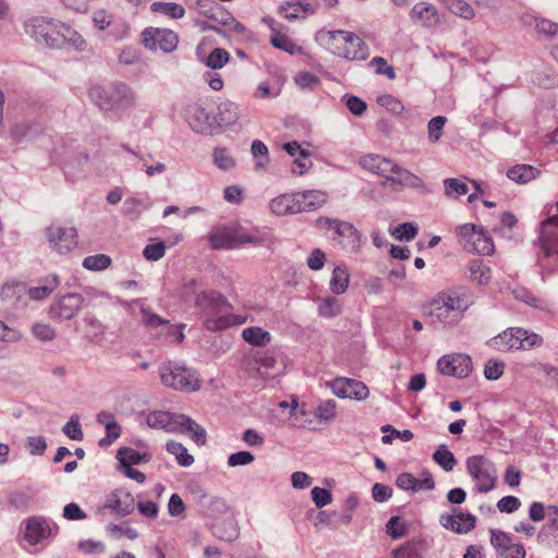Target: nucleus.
<instances>
[{
	"label": "nucleus",
	"mask_w": 558,
	"mask_h": 558,
	"mask_svg": "<svg viewBox=\"0 0 558 558\" xmlns=\"http://www.w3.org/2000/svg\"><path fill=\"white\" fill-rule=\"evenodd\" d=\"M350 274L348 267L345 265L336 266L329 283L331 292L335 294H343L348 290Z\"/></svg>",
	"instance_id": "34"
},
{
	"label": "nucleus",
	"mask_w": 558,
	"mask_h": 558,
	"mask_svg": "<svg viewBox=\"0 0 558 558\" xmlns=\"http://www.w3.org/2000/svg\"><path fill=\"white\" fill-rule=\"evenodd\" d=\"M446 122L447 118L444 116H437L429 120L427 124V132L430 143L435 144L440 140Z\"/></svg>",
	"instance_id": "49"
},
{
	"label": "nucleus",
	"mask_w": 558,
	"mask_h": 558,
	"mask_svg": "<svg viewBox=\"0 0 558 558\" xmlns=\"http://www.w3.org/2000/svg\"><path fill=\"white\" fill-rule=\"evenodd\" d=\"M25 291V286L20 282H7L2 286L0 294L3 300L11 301L19 298Z\"/></svg>",
	"instance_id": "58"
},
{
	"label": "nucleus",
	"mask_w": 558,
	"mask_h": 558,
	"mask_svg": "<svg viewBox=\"0 0 558 558\" xmlns=\"http://www.w3.org/2000/svg\"><path fill=\"white\" fill-rule=\"evenodd\" d=\"M113 109H126L135 104V94L126 84H117L111 89Z\"/></svg>",
	"instance_id": "30"
},
{
	"label": "nucleus",
	"mask_w": 558,
	"mask_h": 558,
	"mask_svg": "<svg viewBox=\"0 0 558 558\" xmlns=\"http://www.w3.org/2000/svg\"><path fill=\"white\" fill-rule=\"evenodd\" d=\"M117 457L123 468L148 462L150 459L148 453H141L140 451L129 447L119 449Z\"/></svg>",
	"instance_id": "36"
},
{
	"label": "nucleus",
	"mask_w": 558,
	"mask_h": 558,
	"mask_svg": "<svg viewBox=\"0 0 558 558\" xmlns=\"http://www.w3.org/2000/svg\"><path fill=\"white\" fill-rule=\"evenodd\" d=\"M252 154L257 159L256 168H265L268 162V148L259 140H255L252 144Z\"/></svg>",
	"instance_id": "56"
},
{
	"label": "nucleus",
	"mask_w": 558,
	"mask_h": 558,
	"mask_svg": "<svg viewBox=\"0 0 558 558\" xmlns=\"http://www.w3.org/2000/svg\"><path fill=\"white\" fill-rule=\"evenodd\" d=\"M239 119L238 106L230 101L225 100L218 105L217 114L214 117V131L216 129H225L232 126Z\"/></svg>",
	"instance_id": "25"
},
{
	"label": "nucleus",
	"mask_w": 558,
	"mask_h": 558,
	"mask_svg": "<svg viewBox=\"0 0 558 558\" xmlns=\"http://www.w3.org/2000/svg\"><path fill=\"white\" fill-rule=\"evenodd\" d=\"M331 389L339 398L364 400L369 395V390L364 383L350 378H336L331 383Z\"/></svg>",
	"instance_id": "20"
},
{
	"label": "nucleus",
	"mask_w": 558,
	"mask_h": 558,
	"mask_svg": "<svg viewBox=\"0 0 558 558\" xmlns=\"http://www.w3.org/2000/svg\"><path fill=\"white\" fill-rule=\"evenodd\" d=\"M84 298L78 293H66L56 299L49 307L52 319L69 320L82 308Z\"/></svg>",
	"instance_id": "14"
},
{
	"label": "nucleus",
	"mask_w": 558,
	"mask_h": 558,
	"mask_svg": "<svg viewBox=\"0 0 558 558\" xmlns=\"http://www.w3.org/2000/svg\"><path fill=\"white\" fill-rule=\"evenodd\" d=\"M539 170L530 165H515L507 171V177L520 184H526L539 175Z\"/></svg>",
	"instance_id": "33"
},
{
	"label": "nucleus",
	"mask_w": 558,
	"mask_h": 558,
	"mask_svg": "<svg viewBox=\"0 0 558 558\" xmlns=\"http://www.w3.org/2000/svg\"><path fill=\"white\" fill-rule=\"evenodd\" d=\"M59 286V279L57 276H48L37 287L28 289L29 298L33 300H44L52 293L53 290Z\"/></svg>",
	"instance_id": "35"
},
{
	"label": "nucleus",
	"mask_w": 558,
	"mask_h": 558,
	"mask_svg": "<svg viewBox=\"0 0 558 558\" xmlns=\"http://www.w3.org/2000/svg\"><path fill=\"white\" fill-rule=\"evenodd\" d=\"M221 19L211 15L217 25L211 28L219 34L233 37L235 39H245L248 37V29L239 21H236L231 14L220 12Z\"/></svg>",
	"instance_id": "23"
},
{
	"label": "nucleus",
	"mask_w": 558,
	"mask_h": 558,
	"mask_svg": "<svg viewBox=\"0 0 558 558\" xmlns=\"http://www.w3.org/2000/svg\"><path fill=\"white\" fill-rule=\"evenodd\" d=\"M318 11V3L313 0H290L284 1L278 8V14L288 21L305 19Z\"/></svg>",
	"instance_id": "21"
},
{
	"label": "nucleus",
	"mask_w": 558,
	"mask_h": 558,
	"mask_svg": "<svg viewBox=\"0 0 558 558\" xmlns=\"http://www.w3.org/2000/svg\"><path fill=\"white\" fill-rule=\"evenodd\" d=\"M150 10L154 13L163 14L174 20L181 19L185 14V9L174 2H154Z\"/></svg>",
	"instance_id": "39"
},
{
	"label": "nucleus",
	"mask_w": 558,
	"mask_h": 558,
	"mask_svg": "<svg viewBox=\"0 0 558 558\" xmlns=\"http://www.w3.org/2000/svg\"><path fill=\"white\" fill-rule=\"evenodd\" d=\"M35 498V492L26 487L9 495V504L15 509H26Z\"/></svg>",
	"instance_id": "40"
},
{
	"label": "nucleus",
	"mask_w": 558,
	"mask_h": 558,
	"mask_svg": "<svg viewBox=\"0 0 558 558\" xmlns=\"http://www.w3.org/2000/svg\"><path fill=\"white\" fill-rule=\"evenodd\" d=\"M420 545L418 541H408L391 551V558H422Z\"/></svg>",
	"instance_id": "41"
},
{
	"label": "nucleus",
	"mask_w": 558,
	"mask_h": 558,
	"mask_svg": "<svg viewBox=\"0 0 558 558\" xmlns=\"http://www.w3.org/2000/svg\"><path fill=\"white\" fill-rule=\"evenodd\" d=\"M547 218L541 223L542 251L546 257L558 255V202L546 206Z\"/></svg>",
	"instance_id": "13"
},
{
	"label": "nucleus",
	"mask_w": 558,
	"mask_h": 558,
	"mask_svg": "<svg viewBox=\"0 0 558 558\" xmlns=\"http://www.w3.org/2000/svg\"><path fill=\"white\" fill-rule=\"evenodd\" d=\"M318 313L325 318H331L341 313V303L335 296H327L318 304Z\"/></svg>",
	"instance_id": "47"
},
{
	"label": "nucleus",
	"mask_w": 558,
	"mask_h": 558,
	"mask_svg": "<svg viewBox=\"0 0 558 558\" xmlns=\"http://www.w3.org/2000/svg\"><path fill=\"white\" fill-rule=\"evenodd\" d=\"M385 157L380 155H365L360 159V165L374 173L377 172V170L380 168L381 163L384 162Z\"/></svg>",
	"instance_id": "62"
},
{
	"label": "nucleus",
	"mask_w": 558,
	"mask_h": 558,
	"mask_svg": "<svg viewBox=\"0 0 558 558\" xmlns=\"http://www.w3.org/2000/svg\"><path fill=\"white\" fill-rule=\"evenodd\" d=\"M433 459L447 472L452 471L457 464L453 453L444 445L434 452Z\"/></svg>",
	"instance_id": "48"
},
{
	"label": "nucleus",
	"mask_w": 558,
	"mask_h": 558,
	"mask_svg": "<svg viewBox=\"0 0 558 558\" xmlns=\"http://www.w3.org/2000/svg\"><path fill=\"white\" fill-rule=\"evenodd\" d=\"M207 240L213 250H235L245 244L262 243V239L257 234L235 223L213 227Z\"/></svg>",
	"instance_id": "5"
},
{
	"label": "nucleus",
	"mask_w": 558,
	"mask_h": 558,
	"mask_svg": "<svg viewBox=\"0 0 558 558\" xmlns=\"http://www.w3.org/2000/svg\"><path fill=\"white\" fill-rule=\"evenodd\" d=\"M438 369L444 375L464 378L471 373L472 361L465 354H448L438 361Z\"/></svg>",
	"instance_id": "17"
},
{
	"label": "nucleus",
	"mask_w": 558,
	"mask_h": 558,
	"mask_svg": "<svg viewBox=\"0 0 558 558\" xmlns=\"http://www.w3.org/2000/svg\"><path fill=\"white\" fill-rule=\"evenodd\" d=\"M25 29L36 41H43L49 47H61L75 35L69 25L44 16L29 19L25 23Z\"/></svg>",
	"instance_id": "4"
},
{
	"label": "nucleus",
	"mask_w": 558,
	"mask_h": 558,
	"mask_svg": "<svg viewBox=\"0 0 558 558\" xmlns=\"http://www.w3.org/2000/svg\"><path fill=\"white\" fill-rule=\"evenodd\" d=\"M377 104L392 113L399 114L403 110L402 102L391 95L385 94L377 98Z\"/></svg>",
	"instance_id": "57"
},
{
	"label": "nucleus",
	"mask_w": 558,
	"mask_h": 558,
	"mask_svg": "<svg viewBox=\"0 0 558 558\" xmlns=\"http://www.w3.org/2000/svg\"><path fill=\"white\" fill-rule=\"evenodd\" d=\"M270 209L278 216L300 213V204L296 203V194H282L270 202Z\"/></svg>",
	"instance_id": "29"
},
{
	"label": "nucleus",
	"mask_w": 558,
	"mask_h": 558,
	"mask_svg": "<svg viewBox=\"0 0 558 558\" xmlns=\"http://www.w3.org/2000/svg\"><path fill=\"white\" fill-rule=\"evenodd\" d=\"M89 96L99 108L104 110L113 109L111 90H107L101 86H94L89 90Z\"/></svg>",
	"instance_id": "43"
},
{
	"label": "nucleus",
	"mask_w": 558,
	"mask_h": 558,
	"mask_svg": "<svg viewBox=\"0 0 558 558\" xmlns=\"http://www.w3.org/2000/svg\"><path fill=\"white\" fill-rule=\"evenodd\" d=\"M111 264V258L106 254L90 255L84 258L83 266L88 270H104Z\"/></svg>",
	"instance_id": "50"
},
{
	"label": "nucleus",
	"mask_w": 558,
	"mask_h": 558,
	"mask_svg": "<svg viewBox=\"0 0 558 558\" xmlns=\"http://www.w3.org/2000/svg\"><path fill=\"white\" fill-rule=\"evenodd\" d=\"M543 338L520 327L507 328L488 341V344L498 351L531 350L543 344Z\"/></svg>",
	"instance_id": "7"
},
{
	"label": "nucleus",
	"mask_w": 558,
	"mask_h": 558,
	"mask_svg": "<svg viewBox=\"0 0 558 558\" xmlns=\"http://www.w3.org/2000/svg\"><path fill=\"white\" fill-rule=\"evenodd\" d=\"M141 314H142V322L147 327H151V328L159 327V326L163 327V329L166 330V333H165L166 340L169 343L179 344L184 340V333H183L184 325L183 324L169 325V323L167 320H163L160 316L153 313L150 311V308H148V307H142Z\"/></svg>",
	"instance_id": "18"
},
{
	"label": "nucleus",
	"mask_w": 558,
	"mask_h": 558,
	"mask_svg": "<svg viewBox=\"0 0 558 558\" xmlns=\"http://www.w3.org/2000/svg\"><path fill=\"white\" fill-rule=\"evenodd\" d=\"M411 17L427 27L434 26L439 22L437 10L434 5L426 2L416 3L411 11Z\"/></svg>",
	"instance_id": "28"
},
{
	"label": "nucleus",
	"mask_w": 558,
	"mask_h": 558,
	"mask_svg": "<svg viewBox=\"0 0 558 558\" xmlns=\"http://www.w3.org/2000/svg\"><path fill=\"white\" fill-rule=\"evenodd\" d=\"M469 279L477 284H487L492 278L490 267L481 258L471 259L468 264Z\"/></svg>",
	"instance_id": "31"
},
{
	"label": "nucleus",
	"mask_w": 558,
	"mask_h": 558,
	"mask_svg": "<svg viewBox=\"0 0 558 558\" xmlns=\"http://www.w3.org/2000/svg\"><path fill=\"white\" fill-rule=\"evenodd\" d=\"M466 178L458 179L451 178L444 181L445 193L449 197H458L465 195L469 192V186L465 182Z\"/></svg>",
	"instance_id": "46"
},
{
	"label": "nucleus",
	"mask_w": 558,
	"mask_h": 558,
	"mask_svg": "<svg viewBox=\"0 0 558 558\" xmlns=\"http://www.w3.org/2000/svg\"><path fill=\"white\" fill-rule=\"evenodd\" d=\"M448 9L463 19H472L474 16L473 8L464 0H449Z\"/></svg>",
	"instance_id": "54"
},
{
	"label": "nucleus",
	"mask_w": 558,
	"mask_h": 558,
	"mask_svg": "<svg viewBox=\"0 0 558 558\" xmlns=\"http://www.w3.org/2000/svg\"><path fill=\"white\" fill-rule=\"evenodd\" d=\"M295 194L296 203L300 204V213L315 210L327 202V194L317 190L298 192Z\"/></svg>",
	"instance_id": "27"
},
{
	"label": "nucleus",
	"mask_w": 558,
	"mask_h": 558,
	"mask_svg": "<svg viewBox=\"0 0 558 558\" xmlns=\"http://www.w3.org/2000/svg\"><path fill=\"white\" fill-rule=\"evenodd\" d=\"M387 533L393 539H399L407 535L408 525L400 517H392L386 524Z\"/></svg>",
	"instance_id": "53"
},
{
	"label": "nucleus",
	"mask_w": 558,
	"mask_h": 558,
	"mask_svg": "<svg viewBox=\"0 0 558 558\" xmlns=\"http://www.w3.org/2000/svg\"><path fill=\"white\" fill-rule=\"evenodd\" d=\"M468 251H474L481 255H490L494 252L493 240L481 229Z\"/></svg>",
	"instance_id": "42"
},
{
	"label": "nucleus",
	"mask_w": 558,
	"mask_h": 558,
	"mask_svg": "<svg viewBox=\"0 0 558 558\" xmlns=\"http://www.w3.org/2000/svg\"><path fill=\"white\" fill-rule=\"evenodd\" d=\"M490 544L497 558H525L523 545L513 543L509 534L500 530H490Z\"/></svg>",
	"instance_id": "16"
},
{
	"label": "nucleus",
	"mask_w": 558,
	"mask_h": 558,
	"mask_svg": "<svg viewBox=\"0 0 558 558\" xmlns=\"http://www.w3.org/2000/svg\"><path fill=\"white\" fill-rule=\"evenodd\" d=\"M536 29L539 34L546 36L550 43L551 54L558 61V24L542 19L536 22Z\"/></svg>",
	"instance_id": "32"
},
{
	"label": "nucleus",
	"mask_w": 558,
	"mask_h": 558,
	"mask_svg": "<svg viewBox=\"0 0 558 558\" xmlns=\"http://www.w3.org/2000/svg\"><path fill=\"white\" fill-rule=\"evenodd\" d=\"M229 59L230 54L226 49L215 48L207 57L206 65L214 70L221 69L228 63Z\"/></svg>",
	"instance_id": "52"
},
{
	"label": "nucleus",
	"mask_w": 558,
	"mask_h": 558,
	"mask_svg": "<svg viewBox=\"0 0 558 558\" xmlns=\"http://www.w3.org/2000/svg\"><path fill=\"white\" fill-rule=\"evenodd\" d=\"M470 292L462 289H446L435 294L427 304V315L433 323L442 327H453L464 317V313L473 305Z\"/></svg>",
	"instance_id": "2"
},
{
	"label": "nucleus",
	"mask_w": 558,
	"mask_h": 558,
	"mask_svg": "<svg viewBox=\"0 0 558 558\" xmlns=\"http://www.w3.org/2000/svg\"><path fill=\"white\" fill-rule=\"evenodd\" d=\"M185 119L192 130L197 133L211 134L214 132V117L211 118L206 108L199 102L187 105Z\"/></svg>",
	"instance_id": "19"
},
{
	"label": "nucleus",
	"mask_w": 558,
	"mask_h": 558,
	"mask_svg": "<svg viewBox=\"0 0 558 558\" xmlns=\"http://www.w3.org/2000/svg\"><path fill=\"white\" fill-rule=\"evenodd\" d=\"M480 230L481 229L473 223H464L456 228V235L458 238L459 243L465 250H469V247L472 244V241H474Z\"/></svg>",
	"instance_id": "45"
},
{
	"label": "nucleus",
	"mask_w": 558,
	"mask_h": 558,
	"mask_svg": "<svg viewBox=\"0 0 558 558\" xmlns=\"http://www.w3.org/2000/svg\"><path fill=\"white\" fill-rule=\"evenodd\" d=\"M213 157L214 163L222 170H230L235 166L234 159L225 147L215 148Z\"/></svg>",
	"instance_id": "51"
},
{
	"label": "nucleus",
	"mask_w": 558,
	"mask_h": 558,
	"mask_svg": "<svg viewBox=\"0 0 558 558\" xmlns=\"http://www.w3.org/2000/svg\"><path fill=\"white\" fill-rule=\"evenodd\" d=\"M505 364L495 360H489L485 364L484 374L487 379H498L504 374Z\"/></svg>",
	"instance_id": "63"
},
{
	"label": "nucleus",
	"mask_w": 558,
	"mask_h": 558,
	"mask_svg": "<svg viewBox=\"0 0 558 558\" xmlns=\"http://www.w3.org/2000/svg\"><path fill=\"white\" fill-rule=\"evenodd\" d=\"M392 235L398 240H411L417 234V229L409 222L401 223L393 229Z\"/></svg>",
	"instance_id": "60"
},
{
	"label": "nucleus",
	"mask_w": 558,
	"mask_h": 558,
	"mask_svg": "<svg viewBox=\"0 0 558 558\" xmlns=\"http://www.w3.org/2000/svg\"><path fill=\"white\" fill-rule=\"evenodd\" d=\"M166 448L168 452L175 456L180 465L190 466L194 462L193 456L187 452V449L181 442L170 440Z\"/></svg>",
	"instance_id": "44"
},
{
	"label": "nucleus",
	"mask_w": 558,
	"mask_h": 558,
	"mask_svg": "<svg viewBox=\"0 0 558 558\" xmlns=\"http://www.w3.org/2000/svg\"><path fill=\"white\" fill-rule=\"evenodd\" d=\"M158 371L161 383L168 388L180 391H195L199 388L196 373L175 362L167 361L160 364Z\"/></svg>",
	"instance_id": "8"
},
{
	"label": "nucleus",
	"mask_w": 558,
	"mask_h": 558,
	"mask_svg": "<svg viewBox=\"0 0 558 558\" xmlns=\"http://www.w3.org/2000/svg\"><path fill=\"white\" fill-rule=\"evenodd\" d=\"M134 498L124 489H116L106 496L101 509L110 510L111 512L125 517L134 510Z\"/></svg>",
	"instance_id": "22"
},
{
	"label": "nucleus",
	"mask_w": 558,
	"mask_h": 558,
	"mask_svg": "<svg viewBox=\"0 0 558 558\" xmlns=\"http://www.w3.org/2000/svg\"><path fill=\"white\" fill-rule=\"evenodd\" d=\"M270 43L275 48L283 50L290 54H294L300 51V47H298L287 34H283L274 27H271Z\"/></svg>",
	"instance_id": "37"
},
{
	"label": "nucleus",
	"mask_w": 558,
	"mask_h": 558,
	"mask_svg": "<svg viewBox=\"0 0 558 558\" xmlns=\"http://www.w3.org/2000/svg\"><path fill=\"white\" fill-rule=\"evenodd\" d=\"M142 41L148 49L170 52L177 48L178 36L170 29L149 27L142 33Z\"/></svg>",
	"instance_id": "15"
},
{
	"label": "nucleus",
	"mask_w": 558,
	"mask_h": 558,
	"mask_svg": "<svg viewBox=\"0 0 558 558\" xmlns=\"http://www.w3.org/2000/svg\"><path fill=\"white\" fill-rule=\"evenodd\" d=\"M371 65L375 68V72L377 74L386 75L389 80H393L396 77L393 68L390 66L381 57L373 58Z\"/></svg>",
	"instance_id": "61"
},
{
	"label": "nucleus",
	"mask_w": 558,
	"mask_h": 558,
	"mask_svg": "<svg viewBox=\"0 0 558 558\" xmlns=\"http://www.w3.org/2000/svg\"><path fill=\"white\" fill-rule=\"evenodd\" d=\"M310 153L307 150H302L301 156L298 157L291 166V172L296 175L304 174L308 168L312 166V161L308 159Z\"/></svg>",
	"instance_id": "59"
},
{
	"label": "nucleus",
	"mask_w": 558,
	"mask_h": 558,
	"mask_svg": "<svg viewBox=\"0 0 558 558\" xmlns=\"http://www.w3.org/2000/svg\"><path fill=\"white\" fill-rule=\"evenodd\" d=\"M50 534L48 523L38 517L29 518L25 523L24 538L31 544L36 545Z\"/></svg>",
	"instance_id": "26"
},
{
	"label": "nucleus",
	"mask_w": 558,
	"mask_h": 558,
	"mask_svg": "<svg viewBox=\"0 0 558 558\" xmlns=\"http://www.w3.org/2000/svg\"><path fill=\"white\" fill-rule=\"evenodd\" d=\"M476 518L471 513L444 514L440 518L441 525L456 533H468L474 529Z\"/></svg>",
	"instance_id": "24"
},
{
	"label": "nucleus",
	"mask_w": 558,
	"mask_h": 558,
	"mask_svg": "<svg viewBox=\"0 0 558 558\" xmlns=\"http://www.w3.org/2000/svg\"><path fill=\"white\" fill-rule=\"evenodd\" d=\"M51 250L64 255L77 247L78 233L76 228L52 223L45 230Z\"/></svg>",
	"instance_id": "12"
},
{
	"label": "nucleus",
	"mask_w": 558,
	"mask_h": 558,
	"mask_svg": "<svg viewBox=\"0 0 558 558\" xmlns=\"http://www.w3.org/2000/svg\"><path fill=\"white\" fill-rule=\"evenodd\" d=\"M466 470L480 493H488L496 486L497 470L486 457L478 454L466 459Z\"/></svg>",
	"instance_id": "11"
},
{
	"label": "nucleus",
	"mask_w": 558,
	"mask_h": 558,
	"mask_svg": "<svg viewBox=\"0 0 558 558\" xmlns=\"http://www.w3.org/2000/svg\"><path fill=\"white\" fill-rule=\"evenodd\" d=\"M146 423L151 428L163 429L167 433L189 434L199 446L206 442L205 429L184 414L153 411L147 414Z\"/></svg>",
	"instance_id": "3"
},
{
	"label": "nucleus",
	"mask_w": 558,
	"mask_h": 558,
	"mask_svg": "<svg viewBox=\"0 0 558 558\" xmlns=\"http://www.w3.org/2000/svg\"><path fill=\"white\" fill-rule=\"evenodd\" d=\"M242 338L252 345H265L270 342L271 336L260 327H248L243 329Z\"/></svg>",
	"instance_id": "38"
},
{
	"label": "nucleus",
	"mask_w": 558,
	"mask_h": 558,
	"mask_svg": "<svg viewBox=\"0 0 558 558\" xmlns=\"http://www.w3.org/2000/svg\"><path fill=\"white\" fill-rule=\"evenodd\" d=\"M197 314L204 319V326L210 331L242 325L246 322L245 315L232 314L227 299L216 290H204L195 298Z\"/></svg>",
	"instance_id": "1"
},
{
	"label": "nucleus",
	"mask_w": 558,
	"mask_h": 558,
	"mask_svg": "<svg viewBox=\"0 0 558 558\" xmlns=\"http://www.w3.org/2000/svg\"><path fill=\"white\" fill-rule=\"evenodd\" d=\"M166 245L163 242L149 243L143 250V256L150 262L159 260L165 256Z\"/></svg>",
	"instance_id": "55"
},
{
	"label": "nucleus",
	"mask_w": 558,
	"mask_h": 558,
	"mask_svg": "<svg viewBox=\"0 0 558 558\" xmlns=\"http://www.w3.org/2000/svg\"><path fill=\"white\" fill-rule=\"evenodd\" d=\"M327 45L337 56L348 60H365L368 57V47L356 34L348 31L327 32Z\"/></svg>",
	"instance_id": "6"
},
{
	"label": "nucleus",
	"mask_w": 558,
	"mask_h": 558,
	"mask_svg": "<svg viewBox=\"0 0 558 558\" xmlns=\"http://www.w3.org/2000/svg\"><path fill=\"white\" fill-rule=\"evenodd\" d=\"M317 223L322 228L333 231L332 240L348 253L356 254L361 250V234L350 222L331 218H319Z\"/></svg>",
	"instance_id": "9"
},
{
	"label": "nucleus",
	"mask_w": 558,
	"mask_h": 558,
	"mask_svg": "<svg viewBox=\"0 0 558 558\" xmlns=\"http://www.w3.org/2000/svg\"><path fill=\"white\" fill-rule=\"evenodd\" d=\"M312 498L317 508H323L329 505L332 500L331 493L320 487H314L312 489Z\"/></svg>",
	"instance_id": "64"
},
{
	"label": "nucleus",
	"mask_w": 558,
	"mask_h": 558,
	"mask_svg": "<svg viewBox=\"0 0 558 558\" xmlns=\"http://www.w3.org/2000/svg\"><path fill=\"white\" fill-rule=\"evenodd\" d=\"M376 173L385 179L383 185L395 192H400L405 187H420L423 184L417 175L387 158L384 159Z\"/></svg>",
	"instance_id": "10"
}]
</instances>
